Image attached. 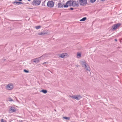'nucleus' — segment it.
<instances>
[{"label":"nucleus","mask_w":122,"mask_h":122,"mask_svg":"<svg viewBox=\"0 0 122 122\" xmlns=\"http://www.w3.org/2000/svg\"><path fill=\"white\" fill-rule=\"evenodd\" d=\"M14 86L13 83H10L7 84L5 86L6 89L8 90H11L13 89Z\"/></svg>","instance_id":"f257e3e1"},{"label":"nucleus","mask_w":122,"mask_h":122,"mask_svg":"<svg viewBox=\"0 0 122 122\" xmlns=\"http://www.w3.org/2000/svg\"><path fill=\"white\" fill-rule=\"evenodd\" d=\"M69 97L73 99H75L77 100H80L82 97L80 95H72V96L70 95Z\"/></svg>","instance_id":"f03ea898"},{"label":"nucleus","mask_w":122,"mask_h":122,"mask_svg":"<svg viewBox=\"0 0 122 122\" xmlns=\"http://www.w3.org/2000/svg\"><path fill=\"white\" fill-rule=\"evenodd\" d=\"M58 56L59 58H65L68 56V55L67 53H63L59 54Z\"/></svg>","instance_id":"7ed1b4c3"},{"label":"nucleus","mask_w":122,"mask_h":122,"mask_svg":"<svg viewBox=\"0 0 122 122\" xmlns=\"http://www.w3.org/2000/svg\"><path fill=\"white\" fill-rule=\"evenodd\" d=\"M41 3V0H34L32 3L34 5L37 6L39 5Z\"/></svg>","instance_id":"20e7f679"},{"label":"nucleus","mask_w":122,"mask_h":122,"mask_svg":"<svg viewBox=\"0 0 122 122\" xmlns=\"http://www.w3.org/2000/svg\"><path fill=\"white\" fill-rule=\"evenodd\" d=\"M54 3L52 1H49L47 3V6L50 8L53 7L54 5Z\"/></svg>","instance_id":"39448f33"},{"label":"nucleus","mask_w":122,"mask_h":122,"mask_svg":"<svg viewBox=\"0 0 122 122\" xmlns=\"http://www.w3.org/2000/svg\"><path fill=\"white\" fill-rule=\"evenodd\" d=\"M73 6V1H67L66 4V5H64V7H67L69 6Z\"/></svg>","instance_id":"423d86ee"},{"label":"nucleus","mask_w":122,"mask_h":122,"mask_svg":"<svg viewBox=\"0 0 122 122\" xmlns=\"http://www.w3.org/2000/svg\"><path fill=\"white\" fill-rule=\"evenodd\" d=\"M83 67L84 68L86 69V71H87V72L88 74L90 75H91V73L90 71V68L89 66L87 64Z\"/></svg>","instance_id":"0eeeda50"},{"label":"nucleus","mask_w":122,"mask_h":122,"mask_svg":"<svg viewBox=\"0 0 122 122\" xmlns=\"http://www.w3.org/2000/svg\"><path fill=\"white\" fill-rule=\"evenodd\" d=\"M79 3L81 5L84 6L87 4V0H79Z\"/></svg>","instance_id":"6e6552de"},{"label":"nucleus","mask_w":122,"mask_h":122,"mask_svg":"<svg viewBox=\"0 0 122 122\" xmlns=\"http://www.w3.org/2000/svg\"><path fill=\"white\" fill-rule=\"evenodd\" d=\"M120 25L121 24L120 23H118L115 24L112 26V29L114 30H116Z\"/></svg>","instance_id":"1a4fd4ad"},{"label":"nucleus","mask_w":122,"mask_h":122,"mask_svg":"<svg viewBox=\"0 0 122 122\" xmlns=\"http://www.w3.org/2000/svg\"><path fill=\"white\" fill-rule=\"evenodd\" d=\"M80 63L83 67H84L87 64L86 62L84 60L81 61L80 62Z\"/></svg>","instance_id":"9d476101"},{"label":"nucleus","mask_w":122,"mask_h":122,"mask_svg":"<svg viewBox=\"0 0 122 122\" xmlns=\"http://www.w3.org/2000/svg\"><path fill=\"white\" fill-rule=\"evenodd\" d=\"M79 5V2L78 1H73V6H78Z\"/></svg>","instance_id":"9b49d317"},{"label":"nucleus","mask_w":122,"mask_h":122,"mask_svg":"<svg viewBox=\"0 0 122 122\" xmlns=\"http://www.w3.org/2000/svg\"><path fill=\"white\" fill-rule=\"evenodd\" d=\"M48 55L47 54H45L41 56L40 57L41 60L45 58L48 57Z\"/></svg>","instance_id":"f8f14e48"},{"label":"nucleus","mask_w":122,"mask_h":122,"mask_svg":"<svg viewBox=\"0 0 122 122\" xmlns=\"http://www.w3.org/2000/svg\"><path fill=\"white\" fill-rule=\"evenodd\" d=\"M41 58L40 57L36 58L34 59L33 62H39L41 60Z\"/></svg>","instance_id":"ddd939ff"},{"label":"nucleus","mask_w":122,"mask_h":122,"mask_svg":"<svg viewBox=\"0 0 122 122\" xmlns=\"http://www.w3.org/2000/svg\"><path fill=\"white\" fill-rule=\"evenodd\" d=\"M38 34L39 35H44L46 34H48L47 32H45L44 31H43L42 32H39L38 33Z\"/></svg>","instance_id":"4468645a"},{"label":"nucleus","mask_w":122,"mask_h":122,"mask_svg":"<svg viewBox=\"0 0 122 122\" xmlns=\"http://www.w3.org/2000/svg\"><path fill=\"white\" fill-rule=\"evenodd\" d=\"M9 110L11 112H15L16 111V109L13 107H11L10 109Z\"/></svg>","instance_id":"2eb2a0df"},{"label":"nucleus","mask_w":122,"mask_h":122,"mask_svg":"<svg viewBox=\"0 0 122 122\" xmlns=\"http://www.w3.org/2000/svg\"><path fill=\"white\" fill-rule=\"evenodd\" d=\"M64 4L62 3H59L58 4V7L59 8L63 7H64Z\"/></svg>","instance_id":"dca6fc26"},{"label":"nucleus","mask_w":122,"mask_h":122,"mask_svg":"<svg viewBox=\"0 0 122 122\" xmlns=\"http://www.w3.org/2000/svg\"><path fill=\"white\" fill-rule=\"evenodd\" d=\"M81 56V53L80 52H78L77 54V57L78 58H79Z\"/></svg>","instance_id":"f3484780"},{"label":"nucleus","mask_w":122,"mask_h":122,"mask_svg":"<svg viewBox=\"0 0 122 122\" xmlns=\"http://www.w3.org/2000/svg\"><path fill=\"white\" fill-rule=\"evenodd\" d=\"M48 62H46L44 63H41V64L42 65H43L45 66H47V65H46V64H48Z\"/></svg>","instance_id":"a211bd4d"},{"label":"nucleus","mask_w":122,"mask_h":122,"mask_svg":"<svg viewBox=\"0 0 122 122\" xmlns=\"http://www.w3.org/2000/svg\"><path fill=\"white\" fill-rule=\"evenodd\" d=\"M41 27V26L40 25L36 26L35 27V28L36 29H40Z\"/></svg>","instance_id":"6ab92c4d"},{"label":"nucleus","mask_w":122,"mask_h":122,"mask_svg":"<svg viewBox=\"0 0 122 122\" xmlns=\"http://www.w3.org/2000/svg\"><path fill=\"white\" fill-rule=\"evenodd\" d=\"M86 19V17H84L82 18V19L80 20V21H85Z\"/></svg>","instance_id":"aec40b11"},{"label":"nucleus","mask_w":122,"mask_h":122,"mask_svg":"<svg viewBox=\"0 0 122 122\" xmlns=\"http://www.w3.org/2000/svg\"><path fill=\"white\" fill-rule=\"evenodd\" d=\"M22 3L20 2H17L16 1H15L14 2V4H18L19 5L20 4Z\"/></svg>","instance_id":"412c9836"},{"label":"nucleus","mask_w":122,"mask_h":122,"mask_svg":"<svg viewBox=\"0 0 122 122\" xmlns=\"http://www.w3.org/2000/svg\"><path fill=\"white\" fill-rule=\"evenodd\" d=\"M41 91L44 93H46L47 92V91L46 90H43Z\"/></svg>","instance_id":"4be33fe9"},{"label":"nucleus","mask_w":122,"mask_h":122,"mask_svg":"<svg viewBox=\"0 0 122 122\" xmlns=\"http://www.w3.org/2000/svg\"><path fill=\"white\" fill-rule=\"evenodd\" d=\"M63 118L64 119H65L66 120H69L70 119V118L69 117H63Z\"/></svg>","instance_id":"5701e85b"},{"label":"nucleus","mask_w":122,"mask_h":122,"mask_svg":"<svg viewBox=\"0 0 122 122\" xmlns=\"http://www.w3.org/2000/svg\"><path fill=\"white\" fill-rule=\"evenodd\" d=\"M1 122H7L6 120H4L3 119H1Z\"/></svg>","instance_id":"b1692460"},{"label":"nucleus","mask_w":122,"mask_h":122,"mask_svg":"<svg viewBox=\"0 0 122 122\" xmlns=\"http://www.w3.org/2000/svg\"><path fill=\"white\" fill-rule=\"evenodd\" d=\"M8 100L9 101H13V100L12 99L10 98H9L8 99Z\"/></svg>","instance_id":"393cba45"},{"label":"nucleus","mask_w":122,"mask_h":122,"mask_svg":"<svg viewBox=\"0 0 122 122\" xmlns=\"http://www.w3.org/2000/svg\"><path fill=\"white\" fill-rule=\"evenodd\" d=\"M96 0H90V2L91 3H93L96 1Z\"/></svg>","instance_id":"a878e982"},{"label":"nucleus","mask_w":122,"mask_h":122,"mask_svg":"<svg viewBox=\"0 0 122 122\" xmlns=\"http://www.w3.org/2000/svg\"><path fill=\"white\" fill-rule=\"evenodd\" d=\"M24 71L26 73H28L29 72V71H28L26 70L25 69L24 70Z\"/></svg>","instance_id":"bb28decb"},{"label":"nucleus","mask_w":122,"mask_h":122,"mask_svg":"<svg viewBox=\"0 0 122 122\" xmlns=\"http://www.w3.org/2000/svg\"><path fill=\"white\" fill-rule=\"evenodd\" d=\"M76 67H78L79 66L78 65H76Z\"/></svg>","instance_id":"cd10ccee"},{"label":"nucleus","mask_w":122,"mask_h":122,"mask_svg":"<svg viewBox=\"0 0 122 122\" xmlns=\"http://www.w3.org/2000/svg\"><path fill=\"white\" fill-rule=\"evenodd\" d=\"M70 9L71 10H72L73 9V8H70Z\"/></svg>","instance_id":"c85d7f7f"},{"label":"nucleus","mask_w":122,"mask_h":122,"mask_svg":"<svg viewBox=\"0 0 122 122\" xmlns=\"http://www.w3.org/2000/svg\"><path fill=\"white\" fill-rule=\"evenodd\" d=\"M115 41H117V39H115Z\"/></svg>","instance_id":"c756f323"},{"label":"nucleus","mask_w":122,"mask_h":122,"mask_svg":"<svg viewBox=\"0 0 122 122\" xmlns=\"http://www.w3.org/2000/svg\"><path fill=\"white\" fill-rule=\"evenodd\" d=\"M19 0L20 1H22V0Z\"/></svg>","instance_id":"7c9ffc66"},{"label":"nucleus","mask_w":122,"mask_h":122,"mask_svg":"<svg viewBox=\"0 0 122 122\" xmlns=\"http://www.w3.org/2000/svg\"><path fill=\"white\" fill-rule=\"evenodd\" d=\"M29 9H31V8H29Z\"/></svg>","instance_id":"2f4dec72"}]
</instances>
